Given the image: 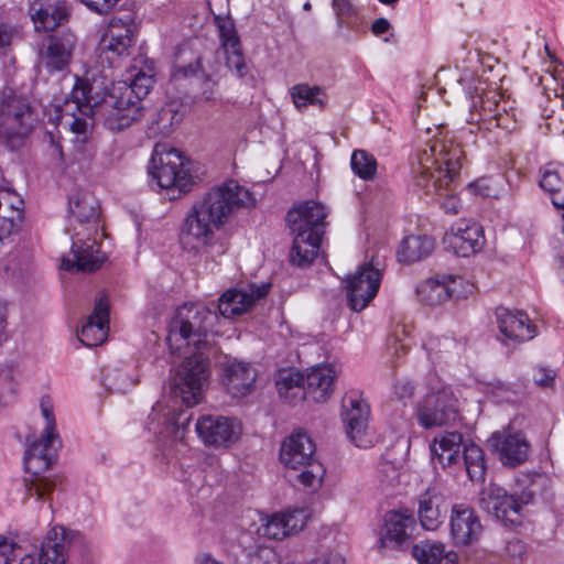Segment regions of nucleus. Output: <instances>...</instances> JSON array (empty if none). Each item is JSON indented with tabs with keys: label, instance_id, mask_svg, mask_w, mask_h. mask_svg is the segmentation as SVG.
Wrapping results in <instances>:
<instances>
[{
	"label": "nucleus",
	"instance_id": "a18cd8bd",
	"mask_svg": "<svg viewBox=\"0 0 564 564\" xmlns=\"http://www.w3.org/2000/svg\"><path fill=\"white\" fill-rule=\"evenodd\" d=\"M34 552L0 534V564H34Z\"/></svg>",
	"mask_w": 564,
	"mask_h": 564
},
{
	"label": "nucleus",
	"instance_id": "4468645a",
	"mask_svg": "<svg viewBox=\"0 0 564 564\" xmlns=\"http://www.w3.org/2000/svg\"><path fill=\"white\" fill-rule=\"evenodd\" d=\"M382 280V272L372 263H364L345 280L348 306L361 312L376 297Z\"/></svg>",
	"mask_w": 564,
	"mask_h": 564
},
{
	"label": "nucleus",
	"instance_id": "6ab92c4d",
	"mask_svg": "<svg viewBox=\"0 0 564 564\" xmlns=\"http://www.w3.org/2000/svg\"><path fill=\"white\" fill-rule=\"evenodd\" d=\"M444 245L459 257H469L479 252L485 246L484 229L471 219H459L443 238Z\"/></svg>",
	"mask_w": 564,
	"mask_h": 564
},
{
	"label": "nucleus",
	"instance_id": "de8ad7c7",
	"mask_svg": "<svg viewBox=\"0 0 564 564\" xmlns=\"http://www.w3.org/2000/svg\"><path fill=\"white\" fill-rule=\"evenodd\" d=\"M463 457L468 477L473 481L484 480L486 473L482 449L473 442L464 444Z\"/></svg>",
	"mask_w": 564,
	"mask_h": 564
},
{
	"label": "nucleus",
	"instance_id": "b1692460",
	"mask_svg": "<svg viewBox=\"0 0 564 564\" xmlns=\"http://www.w3.org/2000/svg\"><path fill=\"white\" fill-rule=\"evenodd\" d=\"M496 324L503 341L524 343L536 336V326L528 314L522 311H512L498 307L495 312Z\"/></svg>",
	"mask_w": 564,
	"mask_h": 564
},
{
	"label": "nucleus",
	"instance_id": "c85d7f7f",
	"mask_svg": "<svg viewBox=\"0 0 564 564\" xmlns=\"http://www.w3.org/2000/svg\"><path fill=\"white\" fill-rule=\"evenodd\" d=\"M257 372L245 361L229 360L223 369V382L228 393L235 399L248 395L254 388Z\"/></svg>",
	"mask_w": 564,
	"mask_h": 564
},
{
	"label": "nucleus",
	"instance_id": "39448f33",
	"mask_svg": "<svg viewBox=\"0 0 564 564\" xmlns=\"http://www.w3.org/2000/svg\"><path fill=\"white\" fill-rule=\"evenodd\" d=\"M464 151L453 139H435L419 151L413 166L416 185L426 194L451 192Z\"/></svg>",
	"mask_w": 564,
	"mask_h": 564
},
{
	"label": "nucleus",
	"instance_id": "dca6fc26",
	"mask_svg": "<svg viewBox=\"0 0 564 564\" xmlns=\"http://www.w3.org/2000/svg\"><path fill=\"white\" fill-rule=\"evenodd\" d=\"M310 519L305 508L286 509L260 517L256 533L260 538L282 541L301 532Z\"/></svg>",
	"mask_w": 564,
	"mask_h": 564
},
{
	"label": "nucleus",
	"instance_id": "774afa93",
	"mask_svg": "<svg viewBox=\"0 0 564 564\" xmlns=\"http://www.w3.org/2000/svg\"><path fill=\"white\" fill-rule=\"evenodd\" d=\"M324 564H346L345 556L339 552H329L323 557Z\"/></svg>",
	"mask_w": 564,
	"mask_h": 564
},
{
	"label": "nucleus",
	"instance_id": "f8f14e48",
	"mask_svg": "<svg viewBox=\"0 0 564 564\" xmlns=\"http://www.w3.org/2000/svg\"><path fill=\"white\" fill-rule=\"evenodd\" d=\"M150 174L161 188L177 187L184 189L188 186L191 180L182 153L166 144L154 147Z\"/></svg>",
	"mask_w": 564,
	"mask_h": 564
},
{
	"label": "nucleus",
	"instance_id": "0eeeda50",
	"mask_svg": "<svg viewBox=\"0 0 564 564\" xmlns=\"http://www.w3.org/2000/svg\"><path fill=\"white\" fill-rule=\"evenodd\" d=\"M41 412L45 424L43 434L28 447L24 456L25 468L33 476L29 481L28 492L37 499L45 498L56 486L54 479L41 476V473L51 467L59 446L53 404L48 398L41 400Z\"/></svg>",
	"mask_w": 564,
	"mask_h": 564
},
{
	"label": "nucleus",
	"instance_id": "423d86ee",
	"mask_svg": "<svg viewBox=\"0 0 564 564\" xmlns=\"http://www.w3.org/2000/svg\"><path fill=\"white\" fill-rule=\"evenodd\" d=\"M327 215V207L315 200L304 202L288 213L286 221L293 234L290 260L294 265L306 268L319 254Z\"/></svg>",
	"mask_w": 564,
	"mask_h": 564
},
{
	"label": "nucleus",
	"instance_id": "0e129e2a",
	"mask_svg": "<svg viewBox=\"0 0 564 564\" xmlns=\"http://www.w3.org/2000/svg\"><path fill=\"white\" fill-rule=\"evenodd\" d=\"M445 198L442 203V207L446 213L457 214L460 208L459 199L452 194H444Z\"/></svg>",
	"mask_w": 564,
	"mask_h": 564
},
{
	"label": "nucleus",
	"instance_id": "cd10ccee",
	"mask_svg": "<svg viewBox=\"0 0 564 564\" xmlns=\"http://www.w3.org/2000/svg\"><path fill=\"white\" fill-rule=\"evenodd\" d=\"M268 292L269 284L249 285L247 290H227L219 299L218 311L226 318L241 315Z\"/></svg>",
	"mask_w": 564,
	"mask_h": 564
},
{
	"label": "nucleus",
	"instance_id": "79ce46f5",
	"mask_svg": "<svg viewBox=\"0 0 564 564\" xmlns=\"http://www.w3.org/2000/svg\"><path fill=\"white\" fill-rule=\"evenodd\" d=\"M442 498L433 490H426L419 499V518L426 530H435L442 523Z\"/></svg>",
	"mask_w": 564,
	"mask_h": 564
},
{
	"label": "nucleus",
	"instance_id": "58836bf2",
	"mask_svg": "<svg viewBox=\"0 0 564 564\" xmlns=\"http://www.w3.org/2000/svg\"><path fill=\"white\" fill-rule=\"evenodd\" d=\"M435 248L433 238L425 235H412L404 238L398 250L401 262H416L429 257Z\"/></svg>",
	"mask_w": 564,
	"mask_h": 564
},
{
	"label": "nucleus",
	"instance_id": "bb28decb",
	"mask_svg": "<svg viewBox=\"0 0 564 564\" xmlns=\"http://www.w3.org/2000/svg\"><path fill=\"white\" fill-rule=\"evenodd\" d=\"M77 536V532L64 527L52 528L42 542L39 564H69L67 550Z\"/></svg>",
	"mask_w": 564,
	"mask_h": 564
},
{
	"label": "nucleus",
	"instance_id": "ea45409f",
	"mask_svg": "<svg viewBox=\"0 0 564 564\" xmlns=\"http://www.w3.org/2000/svg\"><path fill=\"white\" fill-rule=\"evenodd\" d=\"M75 45V37L72 34L61 37H52L44 55V63L52 70L64 69L72 55Z\"/></svg>",
	"mask_w": 564,
	"mask_h": 564
},
{
	"label": "nucleus",
	"instance_id": "5701e85b",
	"mask_svg": "<svg viewBox=\"0 0 564 564\" xmlns=\"http://www.w3.org/2000/svg\"><path fill=\"white\" fill-rule=\"evenodd\" d=\"M227 555L236 564H281L276 550L264 542L242 533L237 544H231Z\"/></svg>",
	"mask_w": 564,
	"mask_h": 564
},
{
	"label": "nucleus",
	"instance_id": "c9c22d12",
	"mask_svg": "<svg viewBox=\"0 0 564 564\" xmlns=\"http://www.w3.org/2000/svg\"><path fill=\"white\" fill-rule=\"evenodd\" d=\"M183 414L175 406L171 408L165 400H160L153 405L149 415L148 429L159 434L173 433L180 424H184L180 422Z\"/></svg>",
	"mask_w": 564,
	"mask_h": 564
},
{
	"label": "nucleus",
	"instance_id": "4c0bfd02",
	"mask_svg": "<svg viewBox=\"0 0 564 564\" xmlns=\"http://www.w3.org/2000/svg\"><path fill=\"white\" fill-rule=\"evenodd\" d=\"M412 555L420 564H456L458 555L445 551V545L434 541H421L412 547Z\"/></svg>",
	"mask_w": 564,
	"mask_h": 564
},
{
	"label": "nucleus",
	"instance_id": "4be33fe9",
	"mask_svg": "<svg viewBox=\"0 0 564 564\" xmlns=\"http://www.w3.org/2000/svg\"><path fill=\"white\" fill-rule=\"evenodd\" d=\"M415 527L413 513L408 509L391 510L384 516V527L379 538L382 550L402 549L409 544Z\"/></svg>",
	"mask_w": 564,
	"mask_h": 564
},
{
	"label": "nucleus",
	"instance_id": "412c9836",
	"mask_svg": "<svg viewBox=\"0 0 564 564\" xmlns=\"http://www.w3.org/2000/svg\"><path fill=\"white\" fill-rule=\"evenodd\" d=\"M484 527L475 510L465 505H455L449 517V533L455 546H469L477 543Z\"/></svg>",
	"mask_w": 564,
	"mask_h": 564
},
{
	"label": "nucleus",
	"instance_id": "f3484780",
	"mask_svg": "<svg viewBox=\"0 0 564 564\" xmlns=\"http://www.w3.org/2000/svg\"><path fill=\"white\" fill-rule=\"evenodd\" d=\"M488 444L503 466L517 467L523 464L531 451L530 442L524 432L510 424L492 433Z\"/></svg>",
	"mask_w": 564,
	"mask_h": 564
},
{
	"label": "nucleus",
	"instance_id": "338daca9",
	"mask_svg": "<svg viewBox=\"0 0 564 564\" xmlns=\"http://www.w3.org/2000/svg\"><path fill=\"white\" fill-rule=\"evenodd\" d=\"M8 306L7 303L0 301V345L6 340Z\"/></svg>",
	"mask_w": 564,
	"mask_h": 564
},
{
	"label": "nucleus",
	"instance_id": "2eb2a0df",
	"mask_svg": "<svg viewBox=\"0 0 564 564\" xmlns=\"http://www.w3.org/2000/svg\"><path fill=\"white\" fill-rule=\"evenodd\" d=\"M417 422L424 429L440 427L457 419V399L449 388L427 394L417 408Z\"/></svg>",
	"mask_w": 564,
	"mask_h": 564
},
{
	"label": "nucleus",
	"instance_id": "49530a36",
	"mask_svg": "<svg viewBox=\"0 0 564 564\" xmlns=\"http://www.w3.org/2000/svg\"><path fill=\"white\" fill-rule=\"evenodd\" d=\"M290 96L297 109H303L310 105L323 107L326 101V95L321 87L307 84H297L291 87Z\"/></svg>",
	"mask_w": 564,
	"mask_h": 564
},
{
	"label": "nucleus",
	"instance_id": "680f3d73",
	"mask_svg": "<svg viewBox=\"0 0 564 564\" xmlns=\"http://www.w3.org/2000/svg\"><path fill=\"white\" fill-rule=\"evenodd\" d=\"M506 551L514 560H521L527 552L525 544L518 539H512L507 543Z\"/></svg>",
	"mask_w": 564,
	"mask_h": 564
},
{
	"label": "nucleus",
	"instance_id": "7c9ffc66",
	"mask_svg": "<svg viewBox=\"0 0 564 564\" xmlns=\"http://www.w3.org/2000/svg\"><path fill=\"white\" fill-rule=\"evenodd\" d=\"M24 202L10 189H0V246L17 232L23 219Z\"/></svg>",
	"mask_w": 564,
	"mask_h": 564
},
{
	"label": "nucleus",
	"instance_id": "4d7b16f0",
	"mask_svg": "<svg viewBox=\"0 0 564 564\" xmlns=\"http://www.w3.org/2000/svg\"><path fill=\"white\" fill-rule=\"evenodd\" d=\"M556 376V370L549 367L538 366L532 370V380L534 384L543 389L553 388Z\"/></svg>",
	"mask_w": 564,
	"mask_h": 564
},
{
	"label": "nucleus",
	"instance_id": "7ed1b4c3",
	"mask_svg": "<svg viewBox=\"0 0 564 564\" xmlns=\"http://www.w3.org/2000/svg\"><path fill=\"white\" fill-rule=\"evenodd\" d=\"M256 203L254 195L236 181L212 188L185 217L181 229L182 241L200 247L212 246L216 231L228 223L236 210L252 208Z\"/></svg>",
	"mask_w": 564,
	"mask_h": 564
},
{
	"label": "nucleus",
	"instance_id": "aec40b11",
	"mask_svg": "<svg viewBox=\"0 0 564 564\" xmlns=\"http://www.w3.org/2000/svg\"><path fill=\"white\" fill-rule=\"evenodd\" d=\"M480 507L503 524L514 525L521 522V505L512 495L495 484L481 490Z\"/></svg>",
	"mask_w": 564,
	"mask_h": 564
},
{
	"label": "nucleus",
	"instance_id": "9b49d317",
	"mask_svg": "<svg viewBox=\"0 0 564 564\" xmlns=\"http://www.w3.org/2000/svg\"><path fill=\"white\" fill-rule=\"evenodd\" d=\"M137 41L135 26L119 18L110 20L97 46V59L102 67L112 68L131 54Z\"/></svg>",
	"mask_w": 564,
	"mask_h": 564
},
{
	"label": "nucleus",
	"instance_id": "5fc2aeb1",
	"mask_svg": "<svg viewBox=\"0 0 564 564\" xmlns=\"http://www.w3.org/2000/svg\"><path fill=\"white\" fill-rule=\"evenodd\" d=\"M226 56V66L228 69L234 72L237 77H245L248 72L247 64L245 62V56L241 52V46H234L230 50H224Z\"/></svg>",
	"mask_w": 564,
	"mask_h": 564
},
{
	"label": "nucleus",
	"instance_id": "20e7f679",
	"mask_svg": "<svg viewBox=\"0 0 564 564\" xmlns=\"http://www.w3.org/2000/svg\"><path fill=\"white\" fill-rule=\"evenodd\" d=\"M467 97L470 99V112L467 123L468 130L462 133L474 134L480 131H490L501 128L511 131L516 128V111L513 102L505 99L482 76L464 73L459 78Z\"/></svg>",
	"mask_w": 564,
	"mask_h": 564
},
{
	"label": "nucleus",
	"instance_id": "6e6d98bb",
	"mask_svg": "<svg viewBox=\"0 0 564 564\" xmlns=\"http://www.w3.org/2000/svg\"><path fill=\"white\" fill-rule=\"evenodd\" d=\"M218 29L223 50H230L234 46L240 45L239 37L231 21L223 20L218 24Z\"/></svg>",
	"mask_w": 564,
	"mask_h": 564
},
{
	"label": "nucleus",
	"instance_id": "473e14b6",
	"mask_svg": "<svg viewBox=\"0 0 564 564\" xmlns=\"http://www.w3.org/2000/svg\"><path fill=\"white\" fill-rule=\"evenodd\" d=\"M152 66H145L144 69L135 72V66L129 72L127 77L117 83H111L115 91L123 94L127 100L135 101L141 106V99L144 98L153 86Z\"/></svg>",
	"mask_w": 564,
	"mask_h": 564
},
{
	"label": "nucleus",
	"instance_id": "f03ea898",
	"mask_svg": "<svg viewBox=\"0 0 564 564\" xmlns=\"http://www.w3.org/2000/svg\"><path fill=\"white\" fill-rule=\"evenodd\" d=\"M55 117L52 120L77 135H85L87 118L98 116L111 131L130 127L142 116V107L135 101L127 100L123 94L115 91L105 75L87 73L77 78L69 99L52 105Z\"/></svg>",
	"mask_w": 564,
	"mask_h": 564
},
{
	"label": "nucleus",
	"instance_id": "393cba45",
	"mask_svg": "<svg viewBox=\"0 0 564 564\" xmlns=\"http://www.w3.org/2000/svg\"><path fill=\"white\" fill-rule=\"evenodd\" d=\"M69 214L73 228L98 235V203L96 197L87 191H75L69 197Z\"/></svg>",
	"mask_w": 564,
	"mask_h": 564
},
{
	"label": "nucleus",
	"instance_id": "e2e57ef3",
	"mask_svg": "<svg viewBox=\"0 0 564 564\" xmlns=\"http://www.w3.org/2000/svg\"><path fill=\"white\" fill-rule=\"evenodd\" d=\"M333 9L340 17H348L355 13V7L350 0H333Z\"/></svg>",
	"mask_w": 564,
	"mask_h": 564
},
{
	"label": "nucleus",
	"instance_id": "a211bd4d",
	"mask_svg": "<svg viewBox=\"0 0 564 564\" xmlns=\"http://www.w3.org/2000/svg\"><path fill=\"white\" fill-rule=\"evenodd\" d=\"M97 235H87L74 227L70 253L62 258L61 267L65 270L76 269L83 272H93L100 268L106 260L97 243Z\"/></svg>",
	"mask_w": 564,
	"mask_h": 564
},
{
	"label": "nucleus",
	"instance_id": "69168bd1",
	"mask_svg": "<svg viewBox=\"0 0 564 564\" xmlns=\"http://www.w3.org/2000/svg\"><path fill=\"white\" fill-rule=\"evenodd\" d=\"M390 29L391 24L386 18L376 19L371 24V32L376 36L387 33Z\"/></svg>",
	"mask_w": 564,
	"mask_h": 564
},
{
	"label": "nucleus",
	"instance_id": "c03bdc74",
	"mask_svg": "<svg viewBox=\"0 0 564 564\" xmlns=\"http://www.w3.org/2000/svg\"><path fill=\"white\" fill-rule=\"evenodd\" d=\"M415 291L419 301L430 306L440 305L448 301V291L445 288L443 276L422 281Z\"/></svg>",
	"mask_w": 564,
	"mask_h": 564
},
{
	"label": "nucleus",
	"instance_id": "052dcab7",
	"mask_svg": "<svg viewBox=\"0 0 564 564\" xmlns=\"http://www.w3.org/2000/svg\"><path fill=\"white\" fill-rule=\"evenodd\" d=\"M119 0H80L87 8L97 13H105L113 6L117 4Z\"/></svg>",
	"mask_w": 564,
	"mask_h": 564
},
{
	"label": "nucleus",
	"instance_id": "bf43d9fd",
	"mask_svg": "<svg viewBox=\"0 0 564 564\" xmlns=\"http://www.w3.org/2000/svg\"><path fill=\"white\" fill-rule=\"evenodd\" d=\"M394 394L400 400L411 399L414 393V384L408 378H399L393 384Z\"/></svg>",
	"mask_w": 564,
	"mask_h": 564
},
{
	"label": "nucleus",
	"instance_id": "f257e3e1",
	"mask_svg": "<svg viewBox=\"0 0 564 564\" xmlns=\"http://www.w3.org/2000/svg\"><path fill=\"white\" fill-rule=\"evenodd\" d=\"M217 314L204 303H185L178 306L167 326L166 344L172 355L183 357L171 382L172 395L187 408L200 402L210 371L207 334Z\"/></svg>",
	"mask_w": 564,
	"mask_h": 564
},
{
	"label": "nucleus",
	"instance_id": "1a4fd4ad",
	"mask_svg": "<svg viewBox=\"0 0 564 564\" xmlns=\"http://www.w3.org/2000/svg\"><path fill=\"white\" fill-rule=\"evenodd\" d=\"M220 64L215 61L214 53L205 48L199 39H191L177 46L175 52V64L173 78L199 77L210 86L205 90L206 99L214 94L216 82L214 77L219 73Z\"/></svg>",
	"mask_w": 564,
	"mask_h": 564
},
{
	"label": "nucleus",
	"instance_id": "e433bc0d",
	"mask_svg": "<svg viewBox=\"0 0 564 564\" xmlns=\"http://www.w3.org/2000/svg\"><path fill=\"white\" fill-rule=\"evenodd\" d=\"M423 348L427 357L435 362H448L459 356L460 344L453 337L426 335L423 339Z\"/></svg>",
	"mask_w": 564,
	"mask_h": 564
},
{
	"label": "nucleus",
	"instance_id": "a878e982",
	"mask_svg": "<svg viewBox=\"0 0 564 564\" xmlns=\"http://www.w3.org/2000/svg\"><path fill=\"white\" fill-rule=\"evenodd\" d=\"M315 444L305 432L297 431L283 441L280 449L282 464L290 469H301L315 458Z\"/></svg>",
	"mask_w": 564,
	"mask_h": 564
},
{
	"label": "nucleus",
	"instance_id": "c756f323",
	"mask_svg": "<svg viewBox=\"0 0 564 564\" xmlns=\"http://www.w3.org/2000/svg\"><path fill=\"white\" fill-rule=\"evenodd\" d=\"M109 305L105 296L99 297L85 324L78 330V338L83 345L95 347L102 344L108 335Z\"/></svg>",
	"mask_w": 564,
	"mask_h": 564
},
{
	"label": "nucleus",
	"instance_id": "13d9d810",
	"mask_svg": "<svg viewBox=\"0 0 564 564\" xmlns=\"http://www.w3.org/2000/svg\"><path fill=\"white\" fill-rule=\"evenodd\" d=\"M496 181L490 177H481L469 184V188L473 193L482 197L498 198L500 191L496 186Z\"/></svg>",
	"mask_w": 564,
	"mask_h": 564
},
{
	"label": "nucleus",
	"instance_id": "2f4dec72",
	"mask_svg": "<svg viewBox=\"0 0 564 564\" xmlns=\"http://www.w3.org/2000/svg\"><path fill=\"white\" fill-rule=\"evenodd\" d=\"M31 19L36 31H53L68 21L70 9L65 0H52L44 4L35 1L30 9Z\"/></svg>",
	"mask_w": 564,
	"mask_h": 564
},
{
	"label": "nucleus",
	"instance_id": "a19ab883",
	"mask_svg": "<svg viewBox=\"0 0 564 564\" xmlns=\"http://www.w3.org/2000/svg\"><path fill=\"white\" fill-rule=\"evenodd\" d=\"M304 378L294 370H280L276 376V390L285 402L297 403L305 398Z\"/></svg>",
	"mask_w": 564,
	"mask_h": 564
},
{
	"label": "nucleus",
	"instance_id": "8fccbe9b",
	"mask_svg": "<svg viewBox=\"0 0 564 564\" xmlns=\"http://www.w3.org/2000/svg\"><path fill=\"white\" fill-rule=\"evenodd\" d=\"M181 105L172 101L163 106L159 113L156 123L162 133H167L174 126L178 124L182 120Z\"/></svg>",
	"mask_w": 564,
	"mask_h": 564
},
{
	"label": "nucleus",
	"instance_id": "09e8293b",
	"mask_svg": "<svg viewBox=\"0 0 564 564\" xmlns=\"http://www.w3.org/2000/svg\"><path fill=\"white\" fill-rule=\"evenodd\" d=\"M350 166L354 174L364 181L373 180L377 173V160L365 150H355L352 152Z\"/></svg>",
	"mask_w": 564,
	"mask_h": 564
},
{
	"label": "nucleus",
	"instance_id": "ddd939ff",
	"mask_svg": "<svg viewBox=\"0 0 564 564\" xmlns=\"http://www.w3.org/2000/svg\"><path fill=\"white\" fill-rule=\"evenodd\" d=\"M195 429L205 445L218 449L231 447L243 433L240 420L223 415H204L198 419Z\"/></svg>",
	"mask_w": 564,
	"mask_h": 564
},
{
	"label": "nucleus",
	"instance_id": "f704fd0d",
	"mask_svg": "<svg viewBox=\"0 0 564 564\" xmlns=\"http://www.w3.org/2000/svg\"><path fill=\"white\" fill-rule=\"evenodd\" d=\"M335 371L329 365H318L306 375L305 394L316 402L326 401L333 393Z\"/></svg>",
	"mask_w": 564,
	"mask_h": 564
},
{
	"label": "nucleus",
	"instance_id": "603ef678",
	"mask_svg": "<svg viewBox=\"0 0 564 564\" xmlns=\"http://www.w3.org/2000/svg\"><path fill=\"white\" fill-rule=\"evenodd\" d=\"M323 475L324 469L322 465L314 459L310 465L302 466V471L297 478L304 487L317 489L322 485Z\"/></svg>",
	"mask_w": 564,
	"mask_h": 564
},
{
	"label": "nucleus",
	"instance_id": "9d476101",
	"mask_svg": "<svg viewBox=\"0 0 564 564\" xmlns=\"http://www.w3.org/2000/svg\"><path fill=\"white\" fill-rule=\"evenodd\" d=\"M370 406L364 394L348 391L341 401V419L347 437L357 447L368 448L376 443V434L370 427Z\"/></svg>",
	"mask_w": 564,
	"mask_h": 564
},
{
	"label": "nucleus",
	"instance_id": "864d4df0",
	"mask_svg": "<svg viewBox=\"0 0 564 564\" xmlns=\"http://www.w3.org/2000/svg\"><path fill=\"white\" fill-rule=\"evenodd\" d=\"M519 389L505 382H498L490 388L489 397L497 403H513L520 400Z\"/></svg>",
	"mask_w": 564,
	"mask_h": 564
},
{
	"label": "nucleus",
	"instance_id": "37998d69",
	"mask_svg": "<svg viewBox=\"0 0 564 564\" xmlns=\"http://www.w3.org/2000/svg\"><path fill=\"white\" fill-rule=\"evenodd\" d=\"M138 379L126 367L107 366L101 372V384L111 392L124 393L129 391Z\"/></svg>",
	"mask_w": 564,
	"mask_h": 564
},
{
	"label": "nucleus",
	"instance_id": "3c124183",
	"mask_svg": "<svg viewBox=\"0 0 564 564\" xmlns=\"http://www.w3.org/2000/svg\"><path fill=\"white\" fill-rule=\"evenodd\" d=\"M444 284L448 291V300L465 299L475 292L473 282L459 275H444Z\"/></svg>",
	"mask_w": 564,
	"mask_h": 564
},
{
	"label": "nucleus",
	"instance_id": "6e6552de",
	"mask_svg": "<svg viewBox=\"0 0 564 564\" xmlns=\"http://www.w3.org/2000/svg\"><path fill=\"white\" fill-rule=\"evenodd\" d=\"M35 117L26 98L11 88L0 91V143L10 149L22 147L31 134Z\"/></svg>",
	"mask_w": 564,
	"mask_h": 564
},
{
	"label": "nucleus",
	"instance_id": "72a5a7b5",
	"mask_svg": "<svg viewBox=\"0 0 564 564\" xmlns=\"http://www.w3.org/2000/svg\"><path fill=\"white\" fill-rule=\"evenodd\" d=\"M466 443L458 432L440 433L430 446L432 459L443 467L451 466L458 460L460 449H464Z\"/></svg>",
	"mask_w": 564,
	"mask_h": 564
}]
</instances>
